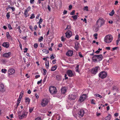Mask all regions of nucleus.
Segmentation results:
<instances>
[{
    "label": "nucleus",
    "instance_id": "1",
    "mask_svg": "<svg viewBox=\"0 0 120 120\" xmlns=\"http://www.w3.org/2000/svg\"><path fill=\"white\" fill-rule=\"evenodd\" d=\"M105 20L102 18H100L97 20L96 23V26H97L96 28V29L98 30L100 27L103 26L105 24Z\"/></svg>",
    "mask_w": 120,
    "mask_h": 120
},
{
    "label": "nucleus",
    "instance_id": "2",
    "mask_svg": "<svg viewBox=\"0 0 120 120\" xmlns=\"http://www.w3.org/2000/svg\"><path fill=\"white\" fill-rule=\"evenodd\" d=\"M103 56L102 55H94L93 57V60L94 62L100 61L102 60Z\"/></svg>",
    "mask_w": 120,
    "mask_h": 120
},
{
    "label": "nucleus",
    "instance_id": "3",
    "mask_svg": "<svg viewBox=\"0 0 120 120\" xmlns=\"http://www.w3.org/2000/svg\"><path fill=\"white\" fill-rule=\"evenodd\" d=\"M22 113V115H19V118L20 119L26 117L28 113L26 110H23L19 112H18V114H20Z\"/></svg>",
    "mask_w": 120,
    "mask_h": 120
},
{
    "label": "nucleus",
    "instance_id": "4",
    "mask_svg": "<svg viewBox=\"0 0 120 120\" xmlns=\"http://www.w3.org/2000/svg\"><path fill=\"white\" fill-rule=\"evenodd\" d=\"M113 38L110 34H108L105 36L104 38V41L106 43L111 42L112 41Z\"/></svg>",
    "mask_w": 120,
    "mask_h": 120
},
{
    "label": "nucleus",
    "instance_id": "5",
    "mask_svg": "<svg viewBox=\"0 0 120 120\" xmlns=\"http://www.w3.org/2000/svg\"><path fill=\"white\" fill-rule=\"evenodd\" d=\"M49 90L50 93L52 94H56L57 92L56 88L53 86H51L50 87Z\"/></svg>",
    "mask_w": 120,
    "mask_h": 120
},
{
    "label": "nucleus",
    "instance_id": "6",
    "mask_svg": "<svg viewBox=\"0 0 120 120\" xmlns=\"http://www.w3.org/2000/svg\"><path fill=\"white\" fill-rule=\"evenodd\" d=\"M100 69V67L98 66L93 68L91 71V74L94 75H95L98 72V70Z\"/></svg>",
    "mask_w": 120,
    "mask_h": 120
},
{
    "label": "nucleus",
    "instance_id": "7",
    "mask_svg": "<svg viewBox=\"0 0 120 120\" xmlns=\"http://www.w3.org/2000/svg\"><path fill=\"white\" fill-rule=\"evenodd\" d=\"M107 75V73L106 72L102 71L99 74V77L101 79H103L106 77Z\"/></svg>",
    "mask_w": 120,
    "mask_h": 120
},
{
    "label": "nucleus",
    "instance_id": "8",
    "mask_svg": "<svg viewBox=\"0 0 120 120\" xmlns=\"http://www.w3.org/2000/svg\"><path fill=\"white\" fill-rule=\"evenodd\" d=\"M49 102L48 99L44 98L42 99L41 103V105L43 107H45L47 105Z\"/></svg>",
    "mask_w": 120,
    "mask_h": 120
},
{
    "label": "nucleus",
    "instance_id": "9",
    "mask_svg": "<svg viewBox=\"0 0 120 120\" xmlns=\"http://www.w3.org/2000/svg\"><path fill=\"white\" fill-rule=\"evenodd\" d=\"M6 88L4 85L2 83H0V91L4 92L6 91Z\"/></svg>",
    "mask_w": 120,
    "mask_h": 120
},
{
    "label": "nucleus",
    "instance_id": "10",
    "mask_svg": "<svg viewBox=\"0 0 120 120\" xmlns=\"http://www.w3.org/2000/svg\"><path fill=\"white\" fill-rule=\"evenodd\" d=\"M86 94H82L81 96L80 97L79 99V102H82L86 99Z\"/></svg>",
    "mask_w": 120,
    "mask_h": 120
},
{
    "label": "nucleus",
    "instance_id": "11",
    "mask_svg": "<svg viewBox=\"0 0 120 120\" xmlns=\"http://www.w3.org/2000/svg\"><path fill=\"white\" fill-rule=\"evenodd\" d=\"M66 36L67 38H70L72 35V33L71 31L68 30L65 33Z\"/></svg>",
    "mask_w": 120,
    "mask_h": 120
},
{
    "label": "nucleus",
    "instance_id": "12",
    "mask_svg": "<svg viewBox=\"0 0 120 120\" xmlns=\"http://www.w3.org/2000/svg\"><path fill=\"white\" fill-rule=\"evenodd\" d=\"M15 72V70L13 68H10L8 70V73L9 75H11Z\"/></svg>",
    "mask_w": 120,
    "mask_h": 120
},
{
    "label": "nucleus",
    "instance_id": "13",
    "mask_svg": "<svg viewBox=\"0 0 120 120\" xmlns=\"http://www.w3.org/2000/svg\"><path fill=\"white\" fill-rule=\"evenodd\" d=\"M76 97V96L75 95L72 94L69 95V99L70 100H75Z\"/></svg>",
    "mask_w": 120,
    "mask_h": 120
},
{
    "label": "nucleus",
    "instance_id": "14",
    "mask_svg": "<svg viewBox=\"0 0 120 120\" xmlns=\"http://www.w3.org/2000/svg\"><path fill=\"white\" fill-rule=\"evenodd\" d=\"M85 112L83 109H81L78 112V114L79 115L80 117H82L84 115Z\"/></svg>",
    "mask_w": 120,
    "mask_h": 120
},
{
    "label": "nucleus",
    "instance_id": "15",
    "mask_svg": "<svg viewBox=\"0 0 120 120\" xmlns=\"http://www.w3.org/2000/svg\"><path fill=\"white\" fill-rule=\"evenodd\" d=\"M11 54V53L10 52H9L8 53L6 52L3 55V56L4 57L8 58L10 57Z\"/></svg>",
    "mask_w": 120,
    "mask_h": 120
},
{
    "label": "nucleus",
    "instance_id": "16",
    "mask_svg": "<svg viewBox=\"0 0 120 120\" xmlns=\"http://www.w3.org/2000/svg\"><path fill=\"white\" fill-rule=\"evenodd\" d=\"M73 51L71 50H69L66 53V55L68 56H71L73 55Z\"/></svg>",
    "mask_w": 120,
    "mask_h": 120
},
{
    "label": "nucleus",
    "instance_id": "17",
    "mask_svg": "<svg viewBox=\"0 0 120 120\" xmlns=\"http://www.w3.org/2000/svg\"><path fill=\"white\" fill-rule=\"evenodd\" d=\"M67 74L69 77H72L74 75V74L72 73V71L70 70L67 71Z\"/></svg>",
    "mask_w": 120,
    "mask_h": 120
},
{
    "label": "nucleus",
    "instance_id": "18",
    "mask_svg": "<svg viewBox=\"0 0 120 120\" xmlns=\"http://www.w3.org/2000/svg\"><path fill=\"white\" fill-rule=\"evenodd\" d=\"M2 45L3 46L7 48L9 46V44L8 42H4L2 44Z\"/></svg>",
    "mask_w": 120,
    "mask_h": 120
},
{
    "label": "nucleus",
    "instance_id": "19",
    "mask_svg": "<svg viewBox=\"0 0 120 120\" xmlns=\"http://www.w3.org/2000/svg\"><path fill=\"white\" fill-rule=\"evenodd\" d=\"M62 93L64 94L66 92V89L65 87H62L61 89Z\"/></svg>",
    "mask_w": 120,
    "mask_h": 120
},
{
    "label": "nucleus",
    "instance_id": "20",
    "mask_svg": "<svg viewBox=\"0 0 120 120\" xmlns=\"http://www.w3.org/2000/svg\"><path fill=\"white\" fill-rule=\"evenodd\" d=\"M24 14V16L26 18L29 16V14L28 13V11H26V10H25Z\"/></svg>",
    "mask_w": 120,
    "mask_h": 120
},
{
    "label": "nucleus",
    "instance_id": "21",
    "mask_svg": "<svg viewBox=\"0 0 120 120\" xmlns=\"http://www.w3.org/2000/svg\"><path fill=\"white\" fill-rule=\"evenodd\" d=\"M6 37L8 39H11V36L9 34L8 32L6 33Z\"/></svg>",
    "mask_w": 120,
    "mask_h": 120
},
{
    "label": "nucleus",
    "instance_id": "22",
    "mask_svg": "<svg viewBox=\"0 0 120 120\" xmlns=\"http://www.w3.org/2000/svg\"><path fill=\"white\" fill-rule=\"evenodd\" d=\"M57 66L56 65L53 66L51 68V71H55L57 68Z\"/></svg>",
    "mask_w": 120,
    "mask_h": 120
},
{
    "label": "nucleus",
    "instance_id": "23",
    "mask_svg": "<svg viewBox=\"0 0 120 120\" xmlns=\"http://www.w3.org/2000/svg\"><path fill=\"white\" fill-rule=\"evenodd\" d=\"M25 99V100L26 102H27L28 104H29L30 101V99L28 97H26Z\"/></svg>",
    "mask_w": 120,
    "mask_h": 120
},
{
    "label": "nucleus",
    "instance_id": "24",
    "mask_svg": "<svg viewBox=\"0 0 120 120\" xmlns=\"http://www.w3.org/2000/svg\"><path fill=\"white\" fill-rule=\"evenodd\" d=\"M111 116L110 114H108V116L106 117L105 119L106 120H110L111 118Z\"/></svg>",
    "mask_w": 120,
    "mask_h": 120
},
{
    "label": "nucleus",
    "instance_id": "25",
    "mask_svg": "<svg viewBox=\"0 0 120 120\" xmlns=\"http://www.w3.org/2000/svg\"><path fill=\"white\" fill-rule=\"evenodd\" d=\"M61 78V76L59 75H57L56 77V79L57 80H60Z\"/></svg>",
    "mask_w": 120,
    "mask_h": 120
},
{
    "label": "nucleus",
    "instance_id": "26",
    "mask_svg": "<svg viewBox=\"0 0 120 120\" xmlns=\"http://www.w3.org/2000/svg\"><path fill=\"white\" fill-rule=\"evenodd\" d=\"M79 65H77L76 67H75V71L76 72H77L78 73L79 72Z\"/></svg>",
    "mask_w": 120,
    "mask_h": 120
},
{
    "label": "nucleus",
    "instance_id": "27",
    "mask_svg": "<svg viewBox=\"0 0 120 120\" xmlns=\"http://www.w3.org/2000/svg\"><path fill=\"white\" fill-rule=\"evenodd\" d=\"M79 16L76 15H75L74 16H72L71 17L74 20H76L78 18V17Z\"/></svg>",
    "mask_w": 120,
    "mask_h": 120
},
{
    "label": "nucleus",
    "instance_id": "28",
    "mask_svg": "<svg viewBox=\"0 0 120 120\" xmlns=\"http://www.w3.org/2000/svg\"><path fill=\"white\" fill-rule=\"evenodd\" d=\"M43 39V37L42 36L40 37L38 39V41L41 42L42 41Z\"/></svg>",
    "mask_w": 120,
    "mask_h": 120
},
{
    "label": "nucleus",
    "instance_id": "29",
    "mask_svg": "<svg viewBox=\"0 0 120 120\" xmlns=\"http://www.w3.org/2000/svg\"><path fill=\"white\" fill-rule=\"evenodd\" d=\"M114 12L113 10L109 14V15L110 16H112L114 14Z\"/></svg>",
    "mask_w": 120,
    "mask_h": 120
},
{
    "label": "nucleus",
    "instance_id": "30",
    "mask_svg": "<svg viewBox=\"0 0 120 120\" xmlns=\"http://www.w3.org/2000/svg\"><path fill=\"white\" fill-rule=\"evenodd\" d=\"M94 96L97 97H99L100 98H102V96L99 95V94H94Z\"/></svg>",
    "mask_w": 120,
    "mask_h": 120
},
{
    "label": "nucleus",
    "instance_id": "31",
    "mask_svg": "<svg viewBox=\"0 0 120 120\" xmlns=\"http://www.w3.org/2000/svg\"><path fill=\"white\" fill-rule=\"evenodd\" d=\"M21 98H19L17 100V105H18L20 103L21 99Z\"/></svg>",
    "mask_w": 120,
    "mask_h": 120
},
{
    "label": "nucleus",
    "instance_id": "32",
    "mask_svg": "<svg viewBox=\"0 0 120 120\" xmlns=\"http://www.w3.org/2000/svg\"><path fill=\"white\" fill-rule=\"evenodd\" d=\"M42 51L43 52H45L46 54H48L49 52L48 50L45 49H43Z\"/></svg>",
    "mask_w": 120,
    "mask_h": 120
},
{
    "label": "nucleus",
    "instance_id": "33",
    "mask_svg": "<svg viewBox=\"0 0 120 120\" xmlns=\"http://www.w3.org/2000/svg\"><path fill=\"white\" fill-rule=\"evenodd\" d=\"M102 50V49H100V48H99L98 50L96 51V52H95V53H96L97 54H99L100 52V51L101 50Z\"/></svg>",
    "mask_w": 120,
    "mask_h": 120
},
{
    "label": "nucleus",
    "instance_id": "34",
    "mask_svg": "<svg viewBox=\"0 0 120 120\" xmlns=\"http://www.w3.org/2000/svg\"><path fill=\"white\" fill-rule=\"evenodd\" d=\"M31 9V8L30 6H29L26 9H25V10H26V11L28 12Z\"/></svg>",
    "mask_w": 120,
    "mask_h": 120
},
{
    "label": "nucleus",
    "instance_id": "35",
    "mask_svg": "<svg viewBox=\"0 0 120 120\" xmlns=\"http://www.w3.org/2000/svg\"><path fill=\"white\" fill-rule=\"evenodd\" d=\"M10 12H9L6 15V16L7 17V18L8 19L9 17H10Z\"/></svg>",
    "mask_w": 120,
    "mask_h": 120
},
{
    "label": "nucleus",
    "instance_id": "36",
    "mask_svg": "<svg viewBox=\"0 0 120 120\" xmlns=\"http://www.w3.org/2000/svg\"><path fill=\"white\" fill-rule=\"evenodd\" d=\"M7 71V70L5 69H2L1 70V71L3 73H6Z\"/></svg>",
    "mask_w": 120,
    "mask_h": 120
},
{
    "label": "nucleus",
    "instance_id": "37",
    "mask_svg": "<svg viewBox=\"0 0 120 120\" xmlns=\"http://www.w3.org/2000/svg\"><path fill=\"white\" fill-rule=\"evenodd\" d=\"M8 28L10 30L12 29V27L10 24H9L8 25Z\"/></svg>",
    "mask_w": 120,
    "mask_h": 120
},
{
    "label": "nucleus",
    "instance_id": "38",
    "mask_svg": "<svg viewBox=\"0 0 120 120\" xmlns=\"http://www.w3.org/2000/svg\"><path fill=\"white\" fill-rule=\"evenodd\" d=\"M88 8V7L87 6H86L84 7L83 9L84 10H86V11H89Z\"/></svg>",
    "mask_w": 120,
    "mask_h": 120
},
{
    "label": "nucleus",
    "instance_id": "39",
    "mask_svg": "<svg viewBox=\"0 0 120 120\" xmlns=\"http://www.w3.org/2000/svg\"><path fill=\"white\" fill-rule=\"evenodd\" d=\"M35 17L34 14L33 13L31 14V16L30 17V19H33Z\"/></svg>",
    "mask_w": 120,
    "mask_h": 120
},
{
    "label": "nucleus",
    "instance_id": "40",
    "mask_svg": "<svg viewBox=\"0 0 120 120\" xmlns=\"http://www.w3.org/2000/svg\"><path fill=\"white\" fill-rule=\"evenodd\" d=\"M79 36L78 35H76L75 37V39L77 40H79Z\"/></svg>",
    "mask_w": 120,
    "mask_h": 120
},
{
    "label": "nucleus",
    "instance_id": "41",
    "mask_svg": "<svg viewBox=\"0 0 120 120\" xmlns=\"http://www.w3.org/2000/svg\"><path fill=\"white\" fill-rule=\"evenodd\" d=\"M75 10H73L72 12H71L70 13V15H74L75 14Z\"/></svg>",
    "mask_w": 120,
    "mask_h": 120
},
{
    "label": "nucleus",
    "instance_id": "42",
    "mask_svg": "<svg viewBox=\"0 0 120 120\" xmlns=\"http://www.w3.org/2000/svg\"><path fill=\"white\" fill-rule=\"evenodd\" d=\"M34 109V107H33V108L31 107V108H30L29 109V111L30 113H31L32 112V111Z\"/></svg>",
    "mask_w": 120,
    "mask_h": 120
},
{
    "label": "nucleus",
    "instance_id": "43",
    "mask_svg": "<svg viewBox=\"0 0 120 120\" xmlns=\"http://www.w3.org/2000/svg\"><path fill=\"white\" fill-rule=\"evenodd\" d=\"M34 48H37L38 46V45L37 43H35L34 45Z\"/></svg>",
    "mask_w": 120,
    "mask_h": 120
},
{
    "label": "nucleus",
    "instance_id": "44",
    "mask_svg": "<svg viewBox=\"0 0 120 120\" xmlns=\"http://www.w3.org/2000/svg\"><path fill=\"white\" fill-rule=\"evenodd\" d=\"M21 27L19 26L17 28V29H18V31L20 33H21V31L20 29Z\"/></svg>",
    "mask_w": 120,
    "mask_h": 120
},
{
    "label": "nucleus",
    "instance_id": "45",
    "mask_svg": "<svg viewBox=\"0 0 120 120\" xmlns=\"http://www.w3.org/2000/svg\"><path fill=\"white\" fill-rule=\"evenodd\" d=\"M66 39L64 38L63 36H62L61 37V41H62L64 42Z\"/></svg>",
    "mask_w": 120,
    "mask_h": 120
},
{
    "label": "nucleus",
    "instance_id": "46",
    "mask_svg": "<svg viewBox=\"0 0 120 120\" xmlns=\"http://www.w3.org/2000/svg\"><path fill=\"white\" fill-rule=\"evenodd\" d=\"M43 70L44 72V75H45L46 74V72L47 71L46 70V69H43Z\"/></svg>",
    "mask_w": 120,
    "mask_h": 120
},
{
    "label": "nucleus",
    "instance_id": "47",
    "mask_svg": "<svg viewBox=\"0 0 120 120\" xmlns=\"http://www.w3.org/2000/svg\"><path fill=\"white\" fill-rule=\"evenodd\" d=\"M42 19H41V18H40V20H39V22H38V23H39V24H41L42 23Z\"/></svg>",
    "mask_w": 120,
    "mask_h": 120
},
{
    "label": "nucleus",
    "instance_id": "48",
    "mask_svg": "<svg viewBox=\"0 0 120 120\" xmlns=\"http://www.w3.org/2000/svg\"><path fill=\"white\" fill-rule=\"evenodd\" d=\"M79 56L81 58L83 56L81 52H79Z\"/></svg>",
    "mask_w": 120,
    "mask_h": 120
},
{
    "label": "nucleus",
    "instance_id": "49",
    "mask_svg": "<svg viewBox=\"0 0 120 120\" xmlns=\"http://www.w3.org/2000/svg\"><path fill=\"white\" fill-rule=\"evenodd\" d=\"M66 29H71V26L70 25H69L67 26Z\"/></svg>",
    "mask_w": 120,
    "mask_h": 120
},
{
    "label": "nucleus",
    "instance_id": "50",
    "mask_svg": "<svg viewBox=\"0 0 120 120\" xmlns=\"http://www.w3.org/2000/svg\"><path fill=\"white\" fill-rule=\"evenodd\" d=\"M24 49V53H26L27 52L28 49L27 48H26Z\"/></svg>",
    "mask_w": 120,
    "mask_h": 120
},
{
    "label": "nucleus",
    "instance_id": "51",
    "mask_svg": "<svg viewBox=\"0 0 120 120\" xmlns=\"http://www.w3.org/2000/svg\"><path fill=\"white\" fill-rule=\"evenodd\" d=\"M45 65L46 68L48 69L49 66V64H45Z\"/></svg>",
    "mask_w": 120,
    "mask_h": 120
},
{
    "label": "nucleus",
    "instance_id": "52",
    "mask_svg": "<svg viewBox=\"0 0 120 120\" xmlns=\"http://www.w3.org/2000/svg\"><path fill=\"white\" fill-rule=\"evenodd\" d=\"M48 8H47L49 10V11H50L51 10V8L49 6V5H48Z\"/></svg>",
    "mask_w": 120,
    "mask_h": 120
},
{
    "label": "nucleus",
    "instance_id": "53",
    "mask_svg": "<svg viewBox=\"0 0 120 120\" xmlns=\"http://www.w3.org/2000/svg\"><path fill=\"white\" fill-rule=\"evenodd\" d=\"M67 12H67V11L65 10H64L63 12V14L64 15H65V14H66L67 13Z\"/></svg>",
    "mask_w": 120,
    "mask_h": 120
},
{
    "label": "nucleus",
    "instance_id": "54",
    "mask_svg": "<svg viewBox=\"0 0 120 120\" xmlns=\"http://www.w3.org/2000/svg\"><path fill=\"white\" fill-rule=\"evenodd\" d=\"M91 103L92 104H95L94 102V100L93 99H92L91 101Z\"/></svg>",
    "mask_w": 120,
    "mask_h": 120
},
{
    "label": "nucleus",
    "instance_id": "55",
    "mask_svg": "<svg viewBox=\"0 0 120 120\" xmlns=\"http://www.w3.org/2000/svg\"><path fill=\"white\" fill-rule=\"evenodd\" d=\"M30 0V4H33L34 2V0Z\"/></svg>",
    "mask_w": 120,
    "mask_h": 120
},
{
    "label": "nucleus",
    "instance_id": "56",
    "mask_svg": "<svg viewBox=\"0 0 120 120\" xmlns=\"http://www.w3.org/2000/svg\"><path fill=\"white\" fill-rule=\"evenodd\" d=\"M50 58L51 59H53L55 58V57L53 56L52 54L51 56L50 57Z\"/></svg>",
    "mask_w": 120,
    "mask_h": 120
},
{
    "label": "nucleus",
    "instance_id": "57",
    "mask_svg": "<svg viewBox=\"0 0 120 120\" xmlns=\"http://www.w3.org/2000/svg\"><path fill=\"white\" fill-rule=\"evenodd\" d=\"M1 61L3 63H6L7 62V61L6 60L4 59L2 60Z\"/></svg>",
    "mask_w": 120,
    "mask_h": 120
},
{
    "label": "nucleus",
    "instance_id": "58",
    "mask_svg": "<svg viewBox=\"0 0 120 120\" xmlns=\"http://www.w3.org/2000/svg\"><path fill=\"white\" fill-rule=\"evenodd\" d=\"M42 81V80L41 79V80L40 81H38L37 82V84H39L40 83H41V82Z\"/></svg>",
    "mask_w": 120,
    "mask_h": 120
},
{
    "label": "nucleus",
    "instance_id": "59",
    "mask_svg": "<svg viewBox=\"0 0 120 120\" xmlns=\"http://www.w3.org/2000/svg\"><path fill=\"white\" fill-rule=\"evenodd\" d=\"M35 120H41V117H38L36 118Z\"/></svg>",
    "mask_w": 120,
    "mask_h": 120
},
{
    "label": "nucleus",
    "instance_id": "60",
    "mask_svg": "<svg viewBox=\"0 0 120 120\" xmlns=\"http://www.w3.org/2000/svg\"><path fill=\"white\" fill-rule=\"evenodd\" d=\"M40 76V75H37L35 76V77L36 79H37Z\"/></svg>",
    "mask_w": 120,
    "mask_h": 120
},
{
    "label": "nucleus",
    "instance_id": "61",
    "mask_svg": "<svg viewBox=\"0 0 120 120\" xmlns=\"http://www.w3.org/2000/svg\"><path fill=\"white\" fill-rule=\"evenodd\" d=\"M69 10H70L72 8V6L71 5H70L69 6Z\"/></svg>",
    "mask_w": 120,
    "mask_h": 120
},
{
    "label": "nucleus",
    "instance_id": "62",
    "mask_svg": "<svg viewBox=\"0 0 120 120\" xmlns=\"http://www.w3.org/2000/svg\"><path fill=\"white\" fill-rule=\"evenodd\" d=\"M40 45H41V47H44V45L43 44V43H40Z\"/></svg>",
    "mask_w": 120,
    "mask_h": 120
},
{
    "label": "nucleus",
    "instance_id": "63",
    "mask_svg": "<svg viewBox=\"0 0 120 120\" xmlns=\"http://www.w3.org/2000/svg\"><path fill=\"white\" fill-rule=\"evenodd\" d=\"M37 28H38V27H37V25H35L34 26V30H35V31L36 30H37Z\"/></svg>",
    "mask_w": 120,
    "mask_h": 120
},
{
    "label": "nucleus",
    "instance_id": "64",
    "mask_svg": "<svg viewBox=\"0 0 120 120\" xmlns=\"http://www.w3.org/2000/svg\"><path fill=\"white\" fill-rule=\"evenodd\" d=\"M114 115L116 117L118 115V114L117 113H115L114 114Z\"/></svg>",
    "mask_w": 120,
    "mask_h": 120
}]
</instances>
